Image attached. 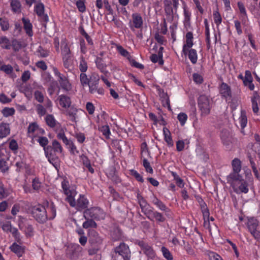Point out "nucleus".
I'll use <instances>...</instances> for the list:
<instances>
[{
	"mask_svg": "<svg viewBox=\"0 0 260 260\" xmlns=\"http://www.w3.org/2000/svg\"><path fill=\"white\" fill-rule=\"evenodd\" d=\"M61 188L63 193L66 196V201L72 207L78 211H82L88 208L89 202L85 195L80 194L79 198L75 200V197L77 194L74 186L70 185L68 181L63 180L61 182Z\"/></svg>",
	"mask_w": 260,
	"mask_h": 260,
	"instance_id": "obj_1",
	"label": "nucleus"
},
{
	"mask_svg": "<svg viewBox=\"0 0 260 260\" xmlns=\"http://www.w3.org/2000/svg\"><path fill=\"white\" fill-rule=\"evenodd\" d=\"M227 181L231 185L234 191L237 193H247L249 191L248 183L242 176L231 179H227Z\"/></svg>",
	"mask_w": 260,
	"mask_h": 260,
	"instance_id": "obj_2",
	"label": "nucleus"
},
{
	"mask_svg": "<svg viewBox=\"0 0 260 260\" xmlns=\"http://www.w3.org/2000/svg\"><path fill=\"white\" fill-rule=\"evenodd\" d=\"M196 200L198 202L199 205L200 207L201 210L202 211L204 223L203 225L204 228L209 230L210 233L211 232V229L210 228V212L207 206L206 203L204 201L202 197L200 195H195L194 196Z\"/></svg>",
	"mask_w": 260,
	"mask_h": 260,
	"instance_id": "obj_3",
	"label": "nucleus"
},
{
	"mask_svg": "<svg viewBox=\"0 0 260 260\" xmlns=\"http://www.w3.org/2000/svg\"><path fill=\"white\" fill-rule=\"evenodd\" d=\"M31 214L32 216L39 223H45L47 220L46 211L43 203L38 204L32 208Z\"/></svg>",
	"mask_w": 260,
	"mask_h": 260,
	"instance_id": "obj_4",
	"label": "nucleus"
},
{
	"mask_svg": "<svg viewBox=\"0 0 260 260\" xmlns=\"http://www.w3.org/2000/svg\"><path fill=\"white\" fill-rule=\"evenodd\" d=\"M83 217L90 218L99 221L105 219V213L103 209L99 207H92L87 208L83 211Z\"/></svg>",
	"mask_w": 260,
	"mask_h": 260,
	"instance_id": "obj_5",
	"label": "nucleus"
},
{
	"mask_svg": "<svg viewBox=\"0 0 260 260\" xmlns=\"http://www.w3.org/2000/svg\"><path fill=\"white\" fill-rule=\"evenodd\" d=\"M115 256L118 258L119 257L122 260H130L131 252L129 246L124 242H121L119 245L114 249Z\"/></svg>",
	"mask_w": 260,
	"mask_h": 260,
	"instance_id": "obj_6",
	"label": "nucleus"
},
{
	"mask_svg": "<svg viewBox=\"0 0 260 260\" xmlns=\"http://www.w3.org/2000/svg\"><path fill=\"white\" fill-rule=\"evenodd\" d=\"M54 75L57 77L58 82L60 88L66 92H69L72 89V85L68 78L64 75L61 74L56 67L52 68Z\"/></svg>",
	"mask_w": 260,
	"mask_h": 260,
	"instance_id": "obj_7",
	"label": "nucleus"
},
{
	"mask_svg": "<svg viewBox=\"0 0 260 260\" xmlns=\"http://www.w3.org/2000/svg\"><path fill=\"white\" fill-rule=\"evenodd\" d=\"M63 148L60 144L56 140L52 141V146H48L45 149V153L46 157L48 158V160L51 162V160H54L55 154L54 152L62 153Z\"/></svg>",
	"mask_w": 260,
	"mask_h": 260,
	"instance_id": "obj_8",
	"label": "nucleus"
},
{
	"mask_svg": "<svg viewBox=\"0 0 260 260\" xmlns=\"http://www.w3.org/2000/svg\"><path fill=\"white\" fill-rule=\"evenodd\" d=\"M199 107L202 115L206 116L210 112V99L205 95H201L198 99Z\"/></svg>",
	"mask_w": 260,
	"mask_h": 260,
	"instance_id": "obj_9",
	"label": "nucleus"
},
{
	"mask_svg": "<svg viewBox=\"0 0 260 260\" xmlns=\"http://www.w3.org/2000/svg\"><path fill=\"white\" fill-rule=\"evenodd\" d=\"M258 226V220L254 217H251L248 219L247 222V226L251 234L255 239L260 238V232L257 230Z\"/></svg>",
	"mask_w": 260,
	"mask_h": 260,
	"instance_id": "obj_10",
	"label": "nucleus"
},
{
	"mask_svg": "<svg viewBox=\"0 0 260 260\" xmlns=\"http://www.w3.org/2000/svg\"><path fill=\"white\" fill-rule=\"evenodd\" d=\"M44 206L46 211L47 220H52L54 219L56 216V207L54 203L52 202H49L47 200L44 201Z\"/></svg>",
	"mask_w": 260,
	"mask_h": 260,
	"instance_id": "obj_11",
	"label": "nucleus"
},
{
	"mask_svg": "<svg viewBox=\"0 0 260 260\" xmlns=\"http://www.w3.org/2000/svg\"><path fill=\"white\" fill-rule=\"evenodd\" d=\"M232 166L233 172L227 176L226 179H231L241 176L239 174L241 170V162L240 159L237 158H234L232 161Z\"/></svg>",
	"mask_w": 260,
	"mask_h": 260,
	"instance_id": "obj_12",
	"label": "nucleus"
},
{
	"mask_svg": "<svg viewBox=\"0 0 260 260\" xmlns=\"http://www.w3.org/2000/svg\"><path fill=\"white\" fill-rule=\"evenodd\" d=\"M137 199L142 211L149 220H152L153 219L150 217V213L152 211V209H148L149 205L147 201L139 194H138L137 195Z\"/></svg>",
	"mask_w": 260,
	"mask_h": 260,
	"instance_id": "obj_13",
	"label": "nucleus"
},
{
	"mask_svg": "<svg viewBox=\"0 0 260 260\" xmlns=\"http://www.w3.org/2000/svg\"><path fill=\"white\" fill-rule=\"evenodd\" d=\"M19 228L23 231L27 237H31L34 236V228L31 224H29L26 219H23L19 221Z\"/></svg>",
	"mask_w": 260,
	"mask_h": 260,
	"instance_id": "obj_14",
	"label": "nucleus"
},
{
	"mask_svg": "<svg viewBox=\"0 0 260 260\" xmlns=\"http://www.w3.org/2000/svg\"><path fill=\"white\" fill-rule=\"evenodd\" d=\"M52 107V103L51 101L47 98L44 106L41 104H38L36 105V111L39 116H43L46 114L47 109L51 110Z\"/></svg>",
	"mask_w": 260,
	"mask_h": 260,
	"instance_id": "obj_15",
	"label": "nucleus"
},
{
	"mask_svg": "<svg viewBox=\"0 0 260 260\" xmlns=\"http://www.w3.org/2000/svg\"><path fill=\"white\" fill-rule=\"evenodd\" d=\"M88 242L89 244H97L102 245L103 239L98 233L93 229L88 231Z\"/></svg>",
	"mask_w": 260,
	"mask_h": 260,
	"instance_id": "obj_16",
	"label": "nucleus"
},
{
	"mask_svg": "<svg viewBox=\"0 0 260 260\" xmlns=\"http://www.w3.org/2000/svg\"><path fill=\"white\" fill-rule=\"evenodd\" d=\"M144 253L151 258H154L155 252L152 246L144 242L143 241H140L138 243Z\"/></svg>",
	"mask_w": 260,
	"mask_h": 260,
	"instance_id": "obj_17",
	"label": "nucleus"
},
{
	"mask_svg": "<svg viewBox=\"0 0 260 260\" xmlns=\"http://www.w3.org/2000/svg\"><path fill=\"white\" fill-rule=\"evenodd\" d=\"M82 248L78 244H73L68 247L67 255L71 259H76L78 257Z\"/></svg>",
	"mask_w": 260,
	"mask_h": 260,
	"instance_id": "obj_18",
	"label": "nucleus"
},
{
	"mask_svg": "<svg viewBox=\"0 0 260 260\" xmlns=\"http://www.w3.org/2000/svg\"><path fill=\"white\" fill-rule=\"evenodd\" d=\"M133 19V24L130 25L129 27L131 29L134 28L140 29L142 27L143 24V20L140 14L138 13H133L132 15Z\"/></svg>",
	"mask_w": 260,
	"mask_h": 260,
	"instance_id": "obj_19",
	"label": "nucleus"
},
{
	"mask_svg": "<svg viewBox=\"0 0 260 260\" xmlns=\"http://www.w3.org/2000/svg\"><path fill=\"white\" fill-rule=\"evenodd\" d=\"M151 203L155 205L156 208L161 211L168 212L170 211L169 208L160 200L158 199L155 195L153 194L152 197H150Z\"/></svg>",
	"mask_w": 260,
	"mask_h": 260,
	"instance_id": "obj_20",
	"label": "nucleus"
},
{
	"mask_svg": "<svg viewBox=\"0 0 260 260\" xmlns=\"http://www.w3.org/2000/svg\"><path fill=\"white\" fill-rule=\"evenodd\" d=\"M193 34L191 31H188L186 34L185 39L186 43L183 45L182 48V53L186 55L188 49H190L193 46Z\"/></svg>",
	"mask_w": 260,
	"mask_h": 260,
	"instance_id": "obj_21",
	"label": "nucleus"
},
{
	"mask_svg": "<svg viewBox=\"0 0 260 260\" xmlns=\"http://www.w3.org/2000/svg\"><path fill=\"white\" fill-rule=\"evenodd\" d=\"M9 249L18 257H21L25 253V247L14 242L10 246Z\"/></svg>",
	"mask_w": 260,
	"mask_h": 260,
	"instance_id": "obj_22",
	"label": "nucleus"
},
{
	"mask_svg": "<svg viewBox=\"0 0 260 260\" xmlns=\"http://www.w3.org/2000/svg\"><path fill=\"white\" fill-rule=\"evenodd\" d=\"M220 93L225 99H230L232 97L231 88L226 83L222 82L220 86Z\"/></svg>",
	"mask_w": 260,
	"mask_h": 260,
	"instance_id": "obj_23",
	"label": "nucleus"
},
{
	"mask_svg": "<svg viewBox=\"0 0 260 260\" xmlns=\"http://www.w3.org/2000/svg\"><path fill=\"white\" fill-rule=\"evenodd\" d=\"M57 100L59 105L64 109L69 108L71 105V98L67 95L61 94L59 95Z\"/></svg>",
	"mask_w": 260,
	"mask_h": 260,
	"instance_id": "obj_24",
	"label": "nucleus"
},
{
	"mask_svg": "<svg viewBox=\"0 0 260 260\" xmlns=\"http://www.w3.org/2000/svg\"><path fill=\"white\" fill-rule=\"evenodd\" d=\"M94 62L96 67L101 73L104 75H106L108 73L107 70V65L102 57H96Z\"/></svg>",
	"mask_w": 260,
	"mask_h": 260,
	"instance_id": "obj_25",
	"label": "nucleus"
},
{
	"mask_svg": "<svg viewBox=\"0 0 260 260\" xmlns=\"http://www.w3.org/2000/svg\"><path fill=\"white\" fill-rule=\"evenodd\" d=\"M22 21L23 23V28L26 34L29 37H32L34 35L32 31V25L28 18L23 17Z\"/></svg>",
	"mask_w": 260,
	"mask_h": 260,
	"instance_id": "obj_26",
	"label": "nucleus"
},
{
	"mask_svg": "<svg viewBox=\"0 0 260 260\" xmlns=\"http://www.w3.org/2000/svg\"><path fill=\"white\" fill-rule=\"evenodd\" d=\"M115 47L117 52L122 56L125 57L127 60L129 59L132 56L130 53L124 49L119 44L114 43L113 44Z\"/></svg>",
	"mask_w": 260,
	"mask_h": 260,
	"instance_id": "obj_27",
	"label": "nucleus"
},
{
	"mask_svg": "<svg viewBox=\"0 0 260 260\" xmlns=\"http://www.w3.org/2000/svg\"><path fill=\"white\" fill-rule=\"evenodd\" d=\"M204 24L205 26V35L206 37L207 48L208 49H209L210 48V35L209 24L208 23L207 19H204Z\"/></svg>",
	"mask_w": 260,
	"mask_h": 260,
	"instance_id": "obj_28",
	"label": "nucleus"
},
{
	"mask_svg": "<svg viewBox=\"0 0 260 260\" xmlns=\"http://www.w3.org/2000/svg\"><path fill=\"white\" fill-rule=\"evenodd\" d=\"M150 217L153 219L152 221L155 219L158 223L164 222L166 220V218L162 213L157 211H153L152 209L150 213Z\"/></svg>",
	"mask_w": 260,
	"mask_h": 260,
	"instance_id": "obj_29",
	"label": "nucleus"
},
{
	"mask_svg": "<svg viewBox=\"0 0 260 260\" xmlns=\"http://www.w3.org/2000/svg\"><path fill=\"white\" fill-rule=\"evenodd\" d=\"M163 134L164 136V140L167 143L169 147H172L174 145V143L171 136V133L168 128L164 127Z\"/></svg>",
	"mask_w": 260,
	"mask_h": 260,
	"instance_id": "obj_30",
	"label": "nucleus"
},
{
	"mask_svg": "<svg viewBox=\"0 0 260 260\" xmlns=\"http://www.w3.org/2000/svg\"><path fill=\"white\" fill-rule=\"evenodd\" d=\"M45 120L46 124L51 128H54L59 124L52 114H47L45 117Z\"/></svg>",
	"mask_w": 260,
	"mask_h": 260,
	"instance_id": "obj_31",
	"label": "nucleus"
},
{
	"mask_svg": "<svg viewBox=\"0 0 260 260\" xmlns=\"http://www.w3.org/2000/svg\"><path fill=\"white\" fill-rule=\"evenodd\" d=\"M10 133L9 124L6 123L0 124V138L6 137Z\"/></svg>",
	"mask_w": 260,
	"mask_h": 260,
	"instance_id": "obj_32",
	"label": "nucleus"
},
{
	"mask_svg": "<svg viewBox=\"0 0 260 260\" xmlns=\"http://www.w3.org/2000/svg\"><path fill=\"white\" fill-rule=\"evenodd\" d=\"M79 69L81 73H85L88 69L87 62L83 55L79 58Z\"/></svg>",
	"mask_w": 260,
	"mask_h": 260,
	"instance_id": "obj_33",
	"label": "nucleus"
},
{
	"mask_svg": "<svg viewBox=\"0 0 260 260\" xmlns=\"http://www.w3.org/2000/svg\"><path fill=\"white\" fill-rule=\"evenodd\" d=\"M183 14L184 17L183 21L184 26L186 28L190 27L191 13L185 6L183 7Z\"/></svg>",
	"mask_w": 260,
	"mask_h": 260,
	"instance_id": "obj_34",
	"label": "nucleus"
},
{
	"mask_svg": "<svg viewBox=\"0 0 260 260\" xmlns=\"http://www.w3.org/2000/svg\"><path fill=\"white\" fill-rule=\"evenodd\" d=\"M101 247V244H89V246L87 250L88 255L92 256L96 254L100 250Z\"/></svg>",
	"mask_w": 260,
	"mask_h": 260,
	"instance_id": "obj_35",
	"label": "nucleus"
},
{
	"mask_svg": "<svg viewBox=\"0 0 260 260\" xmlns=\"http://www.w3.org/2000/svg\"><path fill=\"white\" fill-rule=\"evenodd\" d=\"M86 220L82 224L84 229H87L88 228H95L98 226L97 223L93 219L90 218H84Z\"/></svg>",
	"mask_w": 260,
	"mask_h": 260,
	"instance_id": "obj_36",
	"label": "nucleus"
},
{
	"mask_svg": "<svg viewBox=\"0 0 260 260\" xmlns=\"http://www.w3.org/2000/svg\"><path fill=\"white\" fill-rule=\"evenodd\" d=\"M12 11L15 13H19L21 11V4L18 0H12L10 3Z\"/></svg>",
	"mask_w": 260,
	"mask_h": 260,
	"instance_id": "obj_37",
	"label": "nucleus"
},
{
	"mask_svg": "<svg viewBox=\"0 0 260 260\" xmlns=\"http://www.w3.org/2000/svg\"><path fill=\"white\" fill-rule=\"evenodd\" d=\"M62 57L63 67L66 69L71 70L73 63L71 54L62 55Z\"/></svg>",
	"mask_w": 260,
	"mask_h": 260,
	"instance_id": "obj_38",
	"label": "nucleus"
},
{
	"mask_svg": "<svg viewBox=\"0 0 260 260\" xmlns=\"http://www.w3.org/2000/svg\"><path fill=\"white\" fill-rule=\"evenodd\" d=\"M89 87V92L90 94H95L97 93L99 95L104 94V89L102 87H99V85H91L88 86Z\"/></svg>",
	"mask_w": 260,
	"mask_h": 260,
	"instance_id": "obj_39",
	"label": "nucleus"
},
{
	"mask_svg": "<svg viewBox=\"0 0 260 260\" xmlns=\"http://www.w3.org/2000/svg\"><path fill=\"white\" fill-rule=\"evenodd\" d=\"M100 77L98 73L93 72L89 75V81L87 86L91 85H99Z\"/></svg>",
	"mask_w": 260,
	"mask_h": 260,
	"instance_id": "obj_40",
	"label": "nucleus"
},
{
	"mask_svg": "<svg viewBox=\"0 0 260 260\" xmlns=\"http://www.w3.org/2000/svg\"><path fill=\"white\" fill-rule=\"evenodd\" d=\"M188 58L192 63L194 64L197 62L198 59V55L197 51L193 49H188L187 53Z\"/></svg>",
	"mask_w": 260,
	"mask_h": 260,
	"instance_id": "obj_41",
	"label": "nucleus"
},
{
	"mask_svg": "<svg viewBox=\"0 0 260 260\" xmlns=\"http://www.w3.org/2000/svg\"><path fill=\"white\" fill-rule=\"evenodd\" d=\"M161 104L164 107H167L169 110H171L169 97L167 93H163L160 96Z\"/></svg>",
	"mask_w": 260,
	"mask_h": 260,
	"instance_id": "obj_42",
	"label": "nucleus"
},
{
	"mask_svg": "<svg viewBox=\"0 0 260 260\" xmlns=\"http://www.w3.org/2000/svg\"><path fill=\"white\" fill-rule=\"evenodd\" d=\"M0 45L2 48L6 49H10L11 47V42L6 36L0 38Z\"/></svg>",
	"mask_w": 260,
	"mask_h": 260,
	"instance_id": "obj_43",
	"label": "nucleus"
},
{
	"mask_svg": "<svg viewBox=\"0 0 260 260\" xmlns=\"http://www.w3.org/2000/svg\"><path fill=\"white\" fill-rule=\"evenodd\" d=\"M99 129L106 139H109L110 138L111 132L108 125L106 124L102 125L99 127Z\"/></svg>",
	"mask_w": 260,
	"mask_h": 260,
	"instance_id": "obj_44",
	"label": "nucleus"
},
{
	"mask_svg": "<svg viewBox=\"0 0 260 260\" xmlns=\"http://www.w3.org/2000/svg\"><path fill=\"white\" fill-rule=\"evenodd\" d=\"M37 55L39 57L45 58L49 55V50L44 49L41 46H39L36 51Z\"/></svg>",
	"mask_w": 260,
	"mask_h": 260,
	"instance_id": "obj_45",
	"label": "nucleus"
},
{
	"mask_svg": "<svg viewBox=\"0 0 260 260\" xmlns=\"http://www.w3.org/2000/svg\"><path fill=\"white\" fill-rule=\"evenodd\" d=\"M34 11L38 16H41L45 11L44 5L42 3H39L36 5L34 7Z\"/></svg>",
	"mask_w": 260,
	"mask_h": 260,
	"instance_id": "obj_46",
	"label": "nucleus"
},
{
	"mask_svg": "<svg viewBox=\"0 0 260 260\" xmlns=\"http://www.w3.org/2000/svg\"><path fill=\"white\" fill-rule=\"evenodd\" d=\"M161 252L163 256L167 260H173V256L170 250L165 246H162L161 248Z\"/></svg>",
	"mask_w": 260,
	"mask_h": 260,
	"instance_id": "obj_47",
	"label": "nucleus"
},
{
	"mask_svg": "<svg viewBox=\"0 0 260 260\" xmlns=\"http://www.w3.org/2000/svg\"><path fill=\"white\" fill-rule=\"evenodd\" d=\"M79 78L81 85L83 87L87 86L89 81V77H88L85 73H81Z\"/></svg>",
	"mask_w": 260,
	"mask_h": 260,
	"instance_id": "obj_48",
	"label": "nucleus"
},
{
	"mask_svg": "<svg viewBox=\"0 0 260 260\" xmlns=\"http://www.w3.org/2000/svg\"><path fill=\"white\" fill-rule=\"evenodd\" d=\"M129 174L133 176L138 182L141 183L144 182V179L142 175L139 174L136 170L134 169L129 170Z\"/></svg>",
	"mask_w": 260,
	"mask_h": 260,
	"instance_id": "obj_49",
	"label": "nucleus"
},
{
	"mask_svg": "<svg viewBox=\"0 0 260 260\" xmlns=\"http://www.w3.org/2000/svg\"><path fill=\"white\" fill-rule=\"evenodd\" d=\"M0 71L10 75L13 73V68L10 64H3L0 66Z\"/></svg>",
	"mask_w": 260,
	"mask_h": 260,
	"instance_id": "obj_50",
	"label": "nucleus"
},
{
	"mask_svg": "<svg viewBox=\"0 0 260 260\" xmlns=\"http://www.w3.org/2000/svg\"><path fill=\"white\" fill-rule=\"evenodd\" d=\"M230 133L229 132L225 129H223L221 132L220 137L224 144L228 145L229 142Z\"/></svg>",
	"mask_w": 260,
	"mask_h": 260,
	"instance_id": "obj_51",
	"label": "nucleus"
},
{
	"mask_svg": "<svg viewBox=\"0 0 260 260\" xmlns=\"http://www.w3.org/2000/svg\"><path fill=\"white\" fill-rule=\"evenodd\" d=\"M172 175L175 181L176 185L180 188H183L184 186L183 180L175 172H172Z\"/></svg>",
	"mask_w": 260,
	"mask_h": 260,
	"instance_id": "obj_52",
	"label": "nucleus"
},
{
	"mask_svg": "<svg viewBox=\"0 0 260 260\" xmlns=\"http://www.w3.org/2000/svg\"><path fill=\"white\" fill-rule=\"evenodd\" d=\"M38 129H39V126L36 122L31 123L28 127L27 133L29 135L31 134L32 136H34L35 133L37 132Z\"/></svg>",
	"mask_w": 260,
	"mask_h": 260,
	"instance_id": "obj_53",
	"label": "nucleus"
},
{
	"mask_svg": "<svg viewBox=\"0 0 260 260\" xmlns=\"http://www.w3.org/2000/svg\"><path fill=\"white\" fill-rule=\"evenodd\" d=\"M239 119L241 128H244L246 126L247 122V116L245 110H241V116Z\"/></svg>",
	"mask_w": 260,
	"mask_h": 260,
	"instance_id": "obj_54",
	"label": "nucleus"
},
{
	"mask_svg": "<svg viewBox=\"0 0 260 260\" xmlns=\"http://www.w3.org/2000/svg\"><path fill=\"white\" fill-rule=\"evenodd\" d=\"M35 99L39 103H43L45 100L44 94L40 90H36L34 92Z\"/></svg>",
	"mask_w": 260,
	"mask_h": 260,
	"instance_id": "obj_55",
	"label": "nucleus"
},
{
	"mask_svg": "<svg viewBox=\"0 0 260 260\" xmlns=\"http://www.w3.org/2000/svg\"><path fill=\"white\" fill-rule=\"evenodd\" d=\"M0 26L3 31L8 30L10 27L8 20L6 18H0Z\"/></svg>",
	"mask_w": 260,
	"mask_h": 260,
	"instance_id": "obj_56",
	"label": "nucleus"
},
{
	"mask_svg": "<svg viewBox=\"0 0 260 260\" xmlns=\"http://www.w3.org/2000/svg\"><path fill=\"white\" fill-rule=\"evenodd\" d=\"M9 196L8 190L5 188L2 182H0V200L7 198Z\"/></svg>",
	"mask_w": 260,
	"mask_h": 260,
	"instance_id": "obj_57",
	"label": "nucleus"
},
{
	"mask_svg": "<svg viewBox=\"0 0 260 260\" xmlns=\"http://www.w3.org/2000/svg\"><path fill=\"white\" fill-rule=\"evenodd\" d=\"M243 82L245 86H247L249 83L252 82V77L249 71H246L245 77Z\"/></svg>",
	"mask_w": 260,
	"mask_h": 260,
	"instance_id": "obj_58",
	"label": "nucleus"
},
{
	"mask_svg": "<svg viewBox=\"0 0 260 260\" xmlns=\"http://www.w3.org/2000/svg\"><path fill=\"white\" fill-rule=\"evenodd\" d=\"M15 109L13 108H5L2 112L5 117L12 116L15 114Z\"/></svg>",
	"mask_w": 260,
	"mask_h": 260,
	"instance_id": "obj_59",
	"label": "nucleus"
},
{
	"mask_svg": "<svg viewBox=\"0 0 260 260\" xmlns=\"http://www.w3.org/2000/svg\"><path fill=\"white\" fill-rule=\"evenodd\" d=\"M11 47L15 52L18 51L21 48V43L16 39H13L11 41Z\"/></svg>",
	"mask_w": 260,
	"mask_h": 260,
	"instance_id": "obj_60",
	"label": "nucleus"
},
{
	"mask_svg": "<svg viewBox=\"0 0 260 260\" xmlns=\"http://www.w3.org/2000/svg\"><path fill=\"white\" fill-rule=\"evenodd\" d=\"M143 166L147 173L150 174H152L153 173V170L150 166V162L146 158H144L143 159Z\"/></svg>",
	"mask_w": 260,
	"mask_h": 260,
	"instance_id": "obj_61",
	"label": "nucleus"
},
{
	"mask_svg": "<svg viewBox=\"0 0 260 260\" xmlns=\"http://www.w3.org/2000/svg\"><path fill=\"white\" fill-rule=\"evenodd\" d=\"M187 118L188 117L187 114L183 112L180 113L177 116V119L182 126L185 124Z\"/></svg>",
	"mask_w": 260,
	"mask_h": 260,
	"instance_id": "obj_62",
	"label": "nucleus"
},
{
	"mask_svg": "<svg viewBox=\"0 0 260 260\" xmlns=\"http://www.w3.org/2000/svg\"><path fill=\"white\" fill-rule=\"evenodd\" d=\"M76 5L79 10V12L81 13H83L86 11V6L85 5V2L78 0L76 3Z\"/></svg>",
	"mask_w": 260,
	"mask_h": 260,
	"instance_id": "obj_63",
	"label": "nucleus"
},
{
	"mask_svg": "<svg viewBox=\"0 0 260 260\" xmlns=\"http://www.w3.org/2000/svg\"><path fill=\"white\" fill-rule=\"evenodd\" d=\"M128 60L129 61L131 65L133 67L139 69H143L144 68L143 64L136 61L133 58L132 56H131L130 59Z\"/></svg>",
	"mask_w": 260,
	"mask_h": 260,
	"instance_id": "obj_64",
	"label": "nucleus"
}]
</instances>
